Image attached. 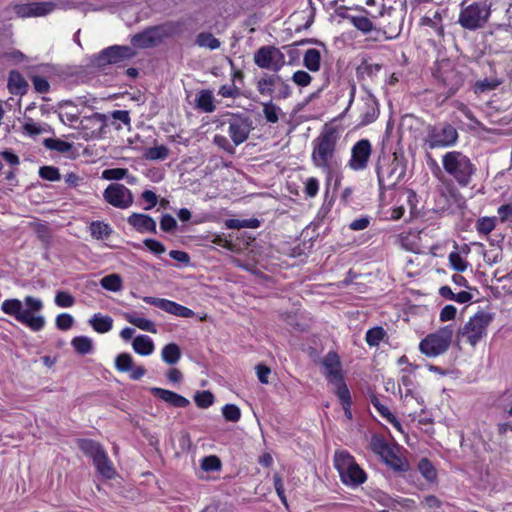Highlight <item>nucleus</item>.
<instances>
[{
    "label": "nucleus",
    "instance_id": "nucleus-1",
    "mask_svg": "<svg viewBox=\"0 0 512 512\" xmlns=\"http://www.w3.org/2000/svg\"><path fill=\"white\" fill-rule=\"evenodd\" d=\"M338 140V131L333 127H325L312 141L311 161L315 167L322 169L326 173H331L338 167Z\"/></svg>",
    "mask_w": 512,
    "mask_h": 512
},
{
    "label": "nucleus",
    "instance_id": "nucleus-2",
    "mask_svg": "<svg viewBox=\"0 0 512 512\" xmlns=\"http://www.w3.org/2000/svg\"><path fill=\"white\" fill-rule=\"evenodd\" d=\"M26 309H23V303L19 299H7L3 301L1 310L10 316H13L18 322L26 325L32 331H40L45 326V318L42 315H36L43 308L40 299L27 296L24 299Z\"/></svg>",
    "mask_w": 512,
    "mask_h": 512
},
{
    "label": "nucleus",
    "instance_id": "nucleus-3",
    "mask_svg": "<svg viewBox=\"0 0 512 512\" xmlns=\"http://www.w3.org/2000/svg\"><path fill=\"white\" fill-rule=\"evenodd\" d=\"M441 162L445 173L460 187H467L477 170L470 158L457 150L443 154Z\"/></svg>",
    "mask_w": 512,
    "mask_h": 512
},
{
    "label": "nucleus",
    "instance_id": "nucleus-4",
    "mask_svg": "<svg viewBox=\"0 0 512 512\" xmlns=\"http://www.w3.org/2000/svg\"><path fill=\"white\" fill-rule=\"evenodd\" d=\"M433 77L445 98H450L463 86L465 77L456 65L448 60L438 61L433 68Z\"/></svg>",
    "mask_w": 512,
    "mask_h": 512
},
{
    "label": "nucleus",
    "instance_id": "nucleus-5",
    "mask_svg": "<svg viewBox=\"0 0 512 512\" xmlns=\"http://www.w3.org/2000/svg\"><path fill=\"white\" fill-rule=\"evenodd\" d=\"M334 466L339 473L342 483L348 487H358L367 480L365 471L347 451L335 452Z\"/></svg>",
    "mask_w": 512,
    "mask_h": 512
},
{
    "label": "nucleus",
    "instance_id": "nucleus-6",
    "mask_svg": "<svg viewBox=\"0 0 512 512\" xmlns=\"http://www.w3.org/2000/svg\"><path fill=\"white\" fill-rule=\"evenodd\" d=\"M459 138L456 128L447 122L428 125L424 144L429 149L449 148L454 146Z\"/></svg>",
    "mask_w": 512,
    "mask_h": 512
},
{
    "label": "nucleus",
    "instance_id": "nucleus-7",
    "mask_svg": "<svg viewBox=\"0 0 512 512\" xmlns=\"http://www.w3.org/2000/svg\"><path fill=\"white\" fill-rule=\"evenodd\" d=\"M454 335L452 325L441 327L434 333L428 334L419 343V350L428 357L444 354L450 347Z\"/></svg>",
    "mask_w": 512,
    "mask_h": 512
},
{
    "label": "nucleus",
    "instance_id": "nucleus-8",
    "mask_svg": "<svg viewBox=\"0 0 512 512\" xmlns=\"http://www.w3.org/2000/svg\"><path fill=\"white\" fill-rule=\"evenodd\" d=\"M376 171L382 188L395 186L405 175V167L395 155L379 157Z\"/></svg>",
    "mask_w": 512,
    "mask_h": 512
},
{
    "label": "nucleus",
    "instance_id": "nucleus-9",
    "mask_svg": "<svg viewBox=\"0 0 512 512\" xmlns=\"http://www.w3.org/2000/svg\"><path fill=\"white\" fill-rule=\"evenodd\" d=\"M491 14L490 6L485 2L462 4L458 23L465 29L477 30L487 23Z\"/></svg>",
    "mask_w": 512,
    "mask_h": 512
},
{
    "label": "nucleus",
    "instance_id": "nucleus-10",
    "mask_svg": "<svg viewBox=\"0 0 512 512\" xmlns=\"http://www.w3.org/2000/svg\"><path fill=\"white\" fill-rule=\"evenodd\" d=\"M492 314L479 311L459 330L458 337L464 338L471 346H476L487 334V328L492 322Z\"/></svg>",
    "mask_w": 512,
    "mask_h": 512
},
{
    "label": "nucleus",
    "instance_id": "nucleus-11",
    "mask_svg": "<svg viewBox=\"0 0 512 512\" xmlns=\"http://www.w3.org/2000/svg\"><path fill=\"white\" fill-rule=\"evenodd\" d=\"M254 63L261 69L278 72L285 64V56L274 46H262L254 53Z\"/></svg>",
    "mask_w": 512,
    "mask_h": 512
},
{
    "label": "nucleus",
    "instance_id": "nucleus-12",
    "mask_svg": "<svg viewBox=\"0 0 512 512\" xmlns=\"http://www.w3.org/2000/svg\"><path fill=\"white\" fill-rule=\"evenodd\" d=\"M223 124L228 125L227 133L234 146H238L245 142L253 129L252 121L249 117L243 114L232 115Z\"/></svg>",
    "mask_w": 512,
    "mask_h": 512
},
{
    "label": "nucleus",
    "instance_id": "nucleus-13",
    "mask_svg": "<svg viewBox=\"0 0 512 512\" xmlns=\"http://www.w3.org/2000/svg\"><path fill=\"white\" fill-rule=\"evenodd\" d=\"M150 43L155 47L162 43L165 39L174 36H180L185 31V22L183 20L168 21L160 25L147 28Z\"/></svg>",
    "mask_w": 512,
    "mask_h": 512
},
{
    "label": "nucleus",
    "instance_id": "nucleus-14",
    "mask_svg": "<svg viewBox=\"0 0 512 512\" xmlns=\"http://www.w3.org/2000/svg\"><path fill=\"white\" fill-rule=\"evenodd\" d=\"M150 43L155 47L162 43L165 39L174 36H180L185 31V22L183 20L168 21L160 25L147 28Z\"/></svg>",
    "mask_w": 512,
    "mask_h": 512
},
{
    "label": "nucleus",
    "instance_id": "nucleus-15",
    "mask_svg": "<svg viewBox=\"0 0 512 512\" xmlns=\"http://www.w3.org/2000/svg\"><path fill=\"white\" fill-rule=\"evenodd\" d=\"M371 154V142L368 139H361L352 146L347 166L353 171H363L368 167Z\"/></svg>",
    "mask_w": 512,
    "mask_h": 512
},
{
    "label": "nucleus",
    "instance_id": "nucleus-16",
    "mask_svg": "<svg viewBox=\"0 0 512 512\" xmlns=\"http://www.w3.org/2000/svg\"><path fill=\"white\" fill-rule=\"evenodd\" d=\"M103 197L107 203L119 208L127 209L134 201L132 192L123 184H110L103 193Z\"/></svg>",
    "mask_w": 512,
    "mask_h": 512
},
{
    "label": "nucleus",
    "instance_id": "nucleus-17",
    "mask_svg": "<svg viewBox=\"0 0 512 512\" xmlns=\"http://www.w3.org/2000/svg\"><path fill=\"white\" fill-rule=\"evenodd\" d=\"M322 365L325 369L324 374L329 383L334 386V390H339L347 387L343 380L342 366L340 358L335 352H329L322 360Z\"/></svg>",
    "mask_w": 512,
    "mask_h": 512
},
{
    "label": "nucleus",
    "instance_id": "nucleus-18",
    "mask_svg": "<svg viewBox=\"0 0 512 512\" xmlns=\"http://www.w3.org/2000/svg\"><path fill=\"white\" fill-rule=\"evenodd\" d=\"M105 127L106 116L101 113H93L83 117L77 126L82 131L83 137L86 140L100 137Z\"/></svg>",
    "mask_w": 512,
    "mask_h": 512
},
{
    "label": "nucleus",
    "instance_id": "nucleus-19",
    "mask_svg": "<svg viewBox=\"0 0 512 512\" xmlns=\"http://www.w3.org/2000/svg\"><path fill=\"white\" fill-rule=\"evenodd\" d=\"M379 103L371 93H365L360 98L358 106L359 126H367L379 117Z\"/></svg>",
    "mask_w": 512,
    "mask_h": 512
},
{
    "label": "nucleus",
    "instance_id": "nucleus-20",
    "mask_svg": "<svg viewBox=\"0 0 512 512\" xmlns=\"http://www.w3.org/2000/svg\"><path fill=\"white\" fill-rule=\"evenodd\" d=\"M142 299L145 303L178 317L191 318L195 315L193 310L168 299L151 296H145Z\"/></svg>",
    "mask_w": 512,
    "mask_h": 512
},
{
    "label": "nucleus",
    "instance_id": "nucleus-21",
    "mask_svg": "<svg viewBox=\"0 0 512 512\" xmlns=\"http://www.w3.org/2000/svg\"><path fill=\"white\" fill-rule=\"evenodd\" d=\"M135 54L129 46H111L100 52L98 65L117 64L132 58Z\"/></svg>",
    "mask_w": 512,
    "mask_h": 512
},
{
    "label": "nucleus",
    "instance_id": "nucleus-22",
    "mask_svg": "<svg viewBox=\"0 0 512 512\" xmlns=\"http://www.w3.org/2000/svg\"><path fill=\"white\" fill-rule=\"evenodd\" d=\"M405 372V370H403ZM416 383L411 374L403 373L400 379L398 392L403 402L409 404L414 399L420 406H424V400L416 393Z\"/></svg>",
    "mask_w": 512,
    "mask_h": 512
},
{
    "label": "nucleus",
    "instance_id": "nucleus-23",
    "mask_svg": "<svg viewBox=\"0 0 512 512\" xmlns=\"http://www.w3.org/2000/svg\"><path fill=\"white\" fill-rule=\"evenodd\" d=\"M150 392L163 402L167 403L169 406L175 408H185L190 404V401L184 396L177 394L171 390L159 388V387H151Z\"/></svg>",
    "mask_w": 512,
    "mask_h": 512
},
{
    "label": "nucleus",
    "instance_id": "nucleus-24",
    "mask_svg": "<svg viewBox=\"0 0 512 512\" xmlns=\"http://www.w3.org/2000/svg\"><path fill=\"white\" fill-rule=\"evenodd\" d=\"M127 221L140 233H156V222L149 215L133 213L128 217Z\"/></svg>",
    "mask_w": 512,
    "mask_h": 512
},
{
    "label": "nucleus",
    "instance_id": "nucleus-25",
    "mask_svg": "<svg viewBox=\"0 0 512 512\" xmlns=\"http://www.w3.org/2000/svg\"><path fill=\"white\" fill-rule=\"evenodd\" d=\"M371 499L373 506L378 507L380 512L396 509V499L383 491H374L371 494Z\"/></svg>",
    "mask_w": 512,
    "mask_h": 512
},
{
    "label": "nucleus",
    "instance_id": "nucleus-26",
    "mask_svg": "<svg viewBox=\"0 0 512 512\" xmlns=\"http://www.w3.org/2000/svg\"><path fill=\"white\" fill-rule=\"evenodd\" d=\"M8 90L14 95H23L26 93L28 83L18 71H11L8 77Z\"/></svg>",
    "mask_w": 512,
    "mask_h": 512
},
{
    "label": "nucleus",
    "instance_id": "nucleus-27",
    "mask_svg": "<svg viewBox=\"0 0 512 512\" xmlns=\"http://www.w3.org/2000/svg\"><path fill=\"white\" fill-rule=\"evenodd\" d=\"M59 119L65 125L77 127L76 124H79L80 121L77 107L71 103L62 104L59 111Z\"/></svg>",
    "mask_w": 512,
    "mask_h": 512
},
{
    "label": "nucleus",
    "instance_id": "nucleus-28",
    "mask_svg": "<svg viewBox=\"0 0 512 512\" xmlns=\"http://www.w3.org/2000/svg\"><path fill=\"white\" fill-rule=\"evenodd\" d=\"M56 9L53 2H33L25 6V15L31 17L45 16Z\"/></svg>",
    "mask_w": 512,
    "mask_h": 512
},
{
    "label": "nucleus",
    "instance_id": "nucleus-29",
    "mask_svg": "<svg viewBox=\"0 0 512 512\" xmlns=\"http://www.w3.org/2000/svg\"><path fill=\"white\" fill-rule=\"evenodd\" d=\"M134 351L142 356L151 355L154 352L155 345L153 340L147 335H139L132 342Z\"/></svg>",
    "mask_w": 512,
    "mask_h": 512
},
{
    "label": "nucleus",
    "instance_id": "nucleus-30",
    "mask_svg": "<svg viewBox=\"0 0 512 512\" xmlns=\"http://www.w3.org/2000/svg\"><path fill=\"white\" fill-rule=\"evenodd\" d=\"M381 458L384 462L395 471H406L407 462L398 455L394 447H390Z\"/></svg>",
    "mask_w": 512,
    "mask_h": 512
},
{
    "label": "nucleus",
    "instance_id": "nucleus-31",
    "mask_svg": "<svg viewBox=\"0 0 512 512\" xmlns=\"http://www.w3.org/2000/svg\"><path fill=\"white\" fill-rule=\"evenodd\" d=\"M93 463L96 466L97 471L102 476L108 479H111L114 476L115 470L113 464L104 450L93 460Z\"/></svg>",
    "mask_w": 512,
    "mask_h": 512
},
{
    "label": "nucleus",
    "instance_id": "nucleus-32",
    "mask_svg": "<svg viewBox=\"0 0 512 512\" xmlns=\"http://www.w3.org/2000/svg\"><path fill=\"white\" fill-rule=\"evenodd\" d=\"M89 324L96 332L103 334L109 332L112 329L113 319L110 316L96 313L90 318Z\"/></svg>",
    "mask_w": 512,
    "mask_h": 512
},
{
    "label": "nucleus",
    "instance_id": "nucleus-33",
    "mask_svg": "<svg viewBox=\"0 0 512 512\" xmlns=\"http://www.w3.org/2000/svg\"><path fill=\"white\" fill-rule=\"evenodd\" d=\"M123 316L127 322L136 326L137 328L150 333H157V329L153 321L139 317L134 313H124Z\"/></svg>",
    "mask_w": 512,
    "mask_h": 512
},
{
    "label": "nucleus",
    "instance_id": "nucleus-34",
    "mask_svg": "<svg viewBox=\"0 0 512 512\" xmlns=\"http://www.w3.org/2000/svg\"><path fill=\"white\" fill-rule=\"evenodd\" d=\"M439 294L445 299L452 300L460 304L470 302L473 297L472 294L467 291L454 293L449 286H442L439 289Z\"/></svg>",
    "mask_w": 512,
    "mask_h": 512
},
{
    "label": "nucleus",
    "instance_id": "nucleus-35",
    "mask_svg": "<svg viewBox=\"0 0 512 512\" xmlns=\"http://www.w3.org/2000/svg\"><path fill=\"white\" fill-rule=\"evenodd\" d=\"M347 20L359 31L363 34H368L374 29V25L372 23L371 17L366 16H354L347 15L345 16Z\"/></svg>",
    "mask_w": 512,
    "mask_h": 512
},
{
    "label": "nucleus",
    "instance_id": "nucleus-36",
    "mask_svg": "<svg viewBox=\"0 0 512 512\" xmlns=\"http://www.w3.org/2000/svg\"><path fill=\"white\" fill-rule=\"evenodd\" d=\"M304 66L311 72H317L321 66V54L317 49L311 48L304 53Z\"/></svg>",
    "mask_w": 512,
    "mask_h": 512
},
{
    "label": "nucleus",
    "instance_id": "nucleus-37",
    "mask_svg": "<svg viewBox=\"0 0 512 512\" xmlns=\"http://www.w3.org/2000/svg\"><path fill=\"white\" fill-rule=\"evenodd\" d=\"M196 107L205 113H211L215 110L214 97L211 91H200L196 99Z\"/></svg>",
    "mask_w": 512,
    "mask_h": 512
},
{
    "label": "nucleus",
    "instance_id": "nucleus-38",
    "mask_svg": "<svg viewBox=\"0 0 512 512\" xmlns=\"http://www.w3.org/2000/svg\"><path fill=\"white\" fill-rule=\"evenodd\" d=\"M161 357L165 363L173 365L180 360L181 350L177 344L169 343L163 347Z\"/></svg>",
    "mask_w": 512,
    "mask_h": 512
},
{
    "label": "nucleus",
    "instance_id": "nucleus-39",
    "mask_svg": "<svg viewBox=\"0 0 512 512\" xmlns=\"http://www.w3.org/2000/svg\"><path fill=\"white\" fill-rule=\"evenodd\" d=\"M195 44L201 48H208L216 50L221 46L219 39L213 36L210 32H201L196 36Z\"/></svg>",
    "mask_w": 512,
    "mask_h": 512
},
{
    "label": "nucleus",
    "instance_id": "nucleus-40",
    "mask_svg": "<svg viewBox=\"0 0 512 512\" xmlns=\"http://www.w3.org/2000/svg\"><path fill=\"white\" fill-rule=\"evenodd\" d=\"M79 449L93 460L104 450L101 445L90 439H81L78 441Z\"/></svg>",
    "mask_w": 512,
    "mask_h": 512
},
{
    "label": "nucleus",
    "instance_id": "nucleus-41",
    "mask_svg": "<svg viewBox=\"0 0 512 512\" xmlns=\"http://www.w3.org/2000/svg\"><path fill=\"white\" fill-rule=\"evenodd\" d=\"M91 236L97 240L108 238L112 233V228L109 224L101 221H94L89 227Z\"/></svg>",
    "mask_w": 512,
    "mask_h": 512
},
{
    "label": "nucleus",
    "instance_id": "nucleus-42",
    "mask_svg": "<svg viewBox=\"0 0 512 512\" xmlns=\"http://www.w3.org/2000/svg\"><path fill=\"white\" fill-rule=\"evenodd\" d=\"M71 345L74 350L81 355L89 354L93 350L92 339L87 336L74 337L71 341Z\"/></svg>",
    "mask_w": 512,
    "mask_h": 512
},
{
    "label": "nucleus",
    "instance_id": "nucleus-43",
    "mask_svg": "<svg viewBox=\"0 0 512 512\" xmlns=\"http://www.w3.org/2000/svg\"><path fill=\"white\" fill-rule=\"evenodd\" d=\"M168 156L169 148L165 145H158L147 148L143 153V157L150 161L165 160Z\"/></svg>",
    "mask_w": 512,
    "mask_h": 512
},
{
    "label": "nucleus",
    "instance_id": "nucleus-44",
    "mask_svg": "<svg viewBox=\"0 0 512 512\" xmlns=\"http://www.w3.org/2000/svg\"><path fill=\"white\" fill-rule=\"evenodd\" d=\"M280 80L277 75L263 77L257 81V90L261 95H271L276 82Z\"/></svg>",
    "mask_w": 512,
    "mask_h": 512
},
{
    "label": "nucleus",
    "instance_id": "nucleus-45",
    "mask_svg": "<svg viewBox=\"0 0 512 512\" xmlns=\"http://www.w3.org/2000/svg\"><path fill=\"white\" fill-rule=\"evenodd\" d=\"M48 125L35 122L32 118H26L23 124L24 132L29 136H37L47 132Z\"/></svg>",
    "mask_w": 512,
    "mask_h": 512
},
{
    "label": "nucleus",
    "instance_id": "nucleus-46",
    "mask_svg": "<svg viewBox=\"0 0 512 512\" xmlns=\"http://www.w3.org/2000/svg\"><path fill=\"white\" fill-rule=\"evenodd\" d=\"M43 143L46 148L60 153H68L73 148L71 143L58 138H47Z\"/></svg>",
    "mask_w": 512,
    "mask_h": 512
},
{
    "label": "nucleus",
    "instance_id": "nucleus-47",
    "mask_svg": "<svg viewBox=\"0 0 512 512\" xmlns=\"http://www.w3.org/2000/svg\"><path fill=\"white\" fill-rule=\"evenodd\" d=\"M122 283V278L118 274H110L100 280V284L104 289L113 292L120 291Z\"/></svg>",
    "mask_w": 512,
    "mask_h": 512
},
{
    "label": "nucleus",
    "instance_id": "nucleus-48",
    "mask_svg": "<svg viewBox=\"0 0 512 512\" xmlns=\"http://www.w3.org/2000/svg\"><path fill=\"white\" fill-rule=\"evenodd\" d=\"M281 113V108L272 101L263 103V115L267 122L272 124L277 123Z\"/></svg>",
    "mask_w": 512,
    "mask_h": 512
},
{
    "label": "nucleus",
    "instance_id": "nucleus-49",
    "mask_svg": "<svg viewBox=\"0 0 512 512\" xmlns=\"http://www.w3.org/2000/svg\"><path fill=\"white\" fill-rule=\"evenodd\" d=\"M365 3L368 6H376V9L375 10H366L361 6H357L355 9L365 13L372 19H376L378 17L383 16L384 10H385V5L383 3V0H381L380 2L378 0H366Z\"/></svg>",
    "mask_w": 512,
    "mask_h": 512
},
{
    "label": "nucleus",
    "instance_id": "nucleus-50",
    "mask_svg": "<svg viewBox=\"0 0 512 512\" xmlns=\"http://www.w3.org/2000/svg\"><path fill=\"white\" fill-rule=\"evenodd\" d=\"M385 336L386 331L382 327L377 326L369 329L366 332L365 339L369 346L375 347L380 344V342L384 339Z\"/></svg>",
    "mask_w": 512,
    "mask_h": 512
},
{
    "label": "nucleus",
    "instance_id": "nucleus-51",
    "mask_svg": "<svg viewBox=\"0 0 512 512\" xmlns=\"http://www.w3.org/2000/svg\"><path fill=\"white\" fill-rule=\"evenodd\" d=\"M334 393L337 395L338 399L341 401L344 414L348 419L352 418V412L350 409L351 406V395L348 387L344 388L342 386L339 390H334Z\"/></svg>",
    "mask_w": 512,
    "mask_h": 512
},
{
    "label": "nucleus",
    "instance_id": "nucleus-52",
    "mask_svg": "<svg viewBox=\"0 0 512 512\" xmlns=\"http://www.w3.org/2000/svg\"><path fill=\"white\" fill-rule=\"evenodd\" d=\"M496 226L495 217H481L476 222V230L481 235H488Z\"/></svg>",
    "mask_w": 512,
    "mask_h": 512
},
{
    "label": "nucleus",
    "instance_id": "nucleus-53",
    "mask_svg": "<svg viewBox=\"0 0 512 512\" xmlns=\"http://www.w3.org/2000/svg\"><path fill=\"white\" fill-rule=\"evenodd\" d=\"M134 361L130 354L120 353L115 359V367L120 372H128L133 368Z\"/></svg>",
    "mask_w": 512,
    "mask_h": 512
},
{
    "label": "nucleus",
    "instance_id": "nucleus-54",
    "mask_svg": "<svg viewBox=\"0 0 512 512\" xmlns=\"http://www.w3.org/2000/svg\"><path fill=\"white\" fill-rule=\"evenodd\" d=\"M418 470L426 480L432 482L436 479V470L428 459L424 458L420 460Z\"/></svg>",
    "mask_w": 512,
    "mask_h": 512
},
{
    "label": "nucleus",
    "instance_id": "nucleus-55",
    "mask_svg": "<svg viewBox=\"0 0 512 512\" xmlns=\"http://www.w3.org/2000/svg\"><path fill=\"white\" fill-rule=\"evenodd\" d=\"M194 401L199 408H208L214 403V395L207 390L197 392Z\"/></svg>",
    "mask_w": 512,
    "mask_h": 512
},
{
    "label": "nucleus",
    "instance_id": "nucleus-56",
    "mask_svg": "<svg viewBox=\"0 0 512 512\" xmlns=\"http://www.w3.org/2000/svg\"><path fill=\"white\" fill-rule=\"evenodd\" d=\"M131 44L137 48H151L152 44L150 43L148 30L145 29L141 33L133 35L131 38Z\"/></svg>",
    "mask_w": 512,
    "mask_h": 512
},
{
    "label": "nucleus",
    "instance_id": "nucleus-57",
    "mask_svg": "<svg viewBox=\"0 0 512 512\" xmlns=\"http://www.w3.org/2000/svg\"><path fill=\"white\" fill-rule=\"evenodd\" d=\"M201 468L206 472L218 471L221 469V461L215 455L206 456L201 460Z\"/></svg>",
    "mask_w": 512,
    "mask_h": 512
},
{
    "label": "nucleus",
    "instance_id": "nucleus-58",
    "mask_svg": "<svg viewBox=\"0 0 512 512\" xmlns=\"http://www.w3.org/2000/svg\"><path fill=\"white\" fill-rule=\"evenodd\" d=\"M449 262L451 267L459 272L465 271L468 267V262L458 252L449 254Z\"/></svg>",
    "mask_w": 512,
    "mask_h": 512
},
{
    "label": "nucleus",
    "instance_id": "nucleus-59",
    "mask_svg": "<svg viewBox=\"0 0 512 512\" xmlns=\"http://www.w3.org/2000/svg\"><path fill=\"white\" fill-rule=\"evenodd\" d=\"M222 414L227 421L231 422H237L241 417V411L239 407L234 404H226L222 408Z\"/></svg>",
    "mask_w": 512,
    "mask_h": 512
},
{
    "label": "nucleus",
    "instance_id": "nucleus-60",
    "mask_svg": "<svg viewBox=\"0 0 512 512\" xmlns=\"http://www.w3.org/2000/svg\"><path fill=\"white\" fill-rule=\"evenodd\" d=\"M128 174L126 168H111L105 169L102 172V178L105 180H121L124 179Z\"/></svg>",
    "mask_w": 512,
    "mask_h": 512
},
{
    "label": "nucleus",
    "instance_id": "nucleus-61",
    "mask_svg": "<svg viewBox=\"0 0 512 512\" xmlns=\"http://www.w3.org/2000/svg\"><path fill=\"white\" fill-rule=\"evenodd\" d=\"M74 303H75V299L70 293H68L66 291L57 292V294L55 296V304L58 307L69 308V307L73 306Z\"/></svg>",
    "mask_w": 512,
    "mask_h": 512
},
{
    "label": "nucleus",
    "instance_id": "nucleus-62",
    "mask_svg": "<svg viewBox=\"0 0 512 512\" xmlns=\"http://www.w3.org/2000/svg\"><path fill=\"white\" fill-rule=\"evenodd\" d=\"M39 176L48 181H58L61 178L59 169L53 166H43L39 169Z\"/></svg>",
    "mask_w": 512,
    "mask_h": 512
},
{
    "label": "nucleus",
    "instance_id": "nucleus-63",
    "mask_svg": "<svg viewBox=\"0 0 512 512\" xmlns=\"http://www.w3.org/2000/svg\"><path fill=\"white\" fill-rule=\"evenodd\" d=\"M371 446L373 451L380 456H383L391 447L382 437L379 436L372 437Z\"/></svg>",
    "mask_w": 512,
    "mask_h": 512
},
{
    "label": "nucleus",
    "instance_id": "nucleus-64",
    "mask_svg": "<svg viewBox=\"0 0 512 512\" xmlns=\"http://www.w3.org/2000/svg\"><path fill=\"white\" fill-rule=\"evenodd\" d=\"M292 81L300 87H306L311 83L312 77L308 72L298 70L292 75Z\"/></svg>",
    "mask_w": 512,
    "mask_h": 512
}]
</instances>
